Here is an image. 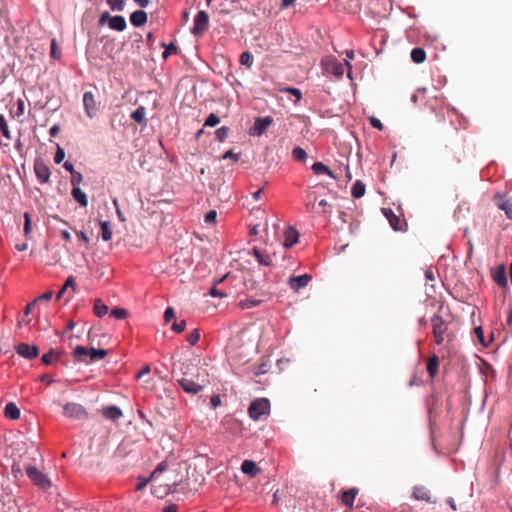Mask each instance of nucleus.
Listing matches in <instances>:
<instances>
[{
    "mask_svg": "<svg viewBox=\"0 0 512 512\" xmlns=\"http://www.w3.org/2000/svg\"><path fill=\"white\" fill-rule=\"evenodd\" d=\"M209 28V16L205 11H199L194 18V26L192 33L194 35H202Z\"/></svg>",
    "mask_w": 512,
    "mask_h": 512,
    "instance_id": "5",
    "label": "nucleus"
},
{
    "mask_svg": "<svg viewBox=\"0 0 512 512\" xmlns=\"http://www.w3.org/2000/svg\"><path fill=\"white\" fill-rule=\"evenodd\" d=\"M228 133H229V129L225 126L218 128L215 132L216 138L220 142H223L228 137Z\"/></svg>",
    "mask_w": 512,
    "mask_h": 512,
    "instance_id": "44",
    "label": "nucleus"
},
{
    "mask_svg": "<svg viewBox=\"0 0 512 512\" xmlns=\"http://www.w3.org/2000/svg\"><path fill=\"white\" fill-rule=\"evenodd\" d=\"M216 218H217V212L215 210H210L205 215V222L207 224H214L216 222Z\"/></svg>",
    "mask_w": 512,
    "mask_h": 512,
    "instance_id": "55",
    "label": "nucleus"
},
{
    "mask_svg": "<svg viewBox=\"0 0 512 512\" xmlns=\"http://www.w3.org/2000/svg\"><path fill=\"white\" fill-rule=\"evenodd\" d=\"M101 237L104 241H109L112 238V231L107 221L101 222Z\"/></svg>",
    "mask_w": 512,
    "mask_h": 512,
    "instance_id": "35",
    "label": "nucleus"
},
{
    "mask_svg": "<svg viewBox=\"0 0 512 512\" xmlns=\"http://www.w3.org/2000/svg\"><path fill=\"white\" fill-rule=\"evenodd\" d=\"M77 236L86 244H88L90 242V239L89 237L87 236V234L83 231H75Z\"/></svg>",
    "mask_w": 512,
    "mask_h": 512,
    "instance_id": "62",
    "label": "nucleus"
},
{
    "mask_svg": "<svg viewBox=\"0 0 512 512\" xmlns=\"http://www.w3.org/2000/svg\"><path fill=\"white\" fill-rule=\"evenodd\" d=\"M53 296V292L52 291H47L45 293H43L41 296H39L38 298H36L35 300L37 301H41V300H45V301H49Z\"/></svg>",
    "mask_w": 512,
    "mask_h": 512,
    "instance_id": "60",
    "label": "nucleus"
},
{
    "mask_svg": "<svg viewBox=\"0 0 512 512\" xmlns=\"http://www.w3.org/2000/svg\"><path fill=\"white\" fill-rule=\"evenodd\" d=\"M385 215H386L391 227L395 231H403V227H404V225H406V223L400 217L393 214V212L391 210H389V212L386 211Z\"/></svg>",
    "mask_w": 512,
    "mask_h": 512,
    "instance_id": "16",
    "label": "nucleus"
},
{
    "mask_svg": "<svg viewBox=\"0 0 512 512\" xmlns=\"http://www.w3.org/2000/svg\"><path fill=\"white\" fill-rule=\"evenodd\" d=\"M413 497L416 500L430 502V492L423 486H416L413 489Z\"/></svg>",
    "mask_w": 512,
    "mask_h": 512,
    "instance_id": "23",
    "label": "nucleus"
},
{
    "mask_svg": "<svg viewBox=\"0 0 512 512\" xmlns=\"http://www.w3.org/2000/svg\"><path fill=\"white\" fill-rule=\"evenodd\" d=\"M181 370L183 377L178 383L186 393L197 394L209 383L207 370L197 367L190 361L183 362Z\"/></svg>",
    "mask_w": 512,
    "mask_h": 512,
    "instance_id": "1",
    "label": "nucleus"
},
{
    "mask_svg": "<svg viewBox=\"0 0 512 512\" xmlns=\"http://www.w3.org/2000/svg\"><path fill=\"white\" fill-rule=\"evenodd\" d=\"M228 276L229 274H226L225 276L217 280V282H215V285L209 291V294L212 297H227L229 295L227 291H223L217 288V285L222 283L226 278H228Z\"/></svg>",
    "mask_w": 512,
    "mask_h": 512,
    "instance_id": "25",
    "label": "nucleus"
},
{
    "mask_svg": "<svg viewBox=\"0 0 512 512\" xmlns=\"http://www.w3.org/2000/svg\"><path fill=\"white\" fill-rule=\"evenodd\" d=\"M200 339V333L197 329H194L192 332H190L187 336V341L191 345H195Z\"/></svg>",
    "mask_w": 512,
    "mask_h": 512,
    "instance_id": "48",
    "label": "nucleus"
},
{
    "mask_svg": "<svg viewBox=\"0 0 512 512\" xmlns=\"http://www.w3.org/2000/svg\"><path fill=\"white\" fill-rule=\"evenodd\" d=\"M151 371L150 369V366L149 365H145L144 367H142V369L137 373L136 375V378L137 379H140L142 377H144L145 375L149 374Z\"/></svg>",
    "mask_w": 512,
    "mask_h": 512,
    "instance_id": "58",
    "label": "nucleus"
},
{
    "mask_svg": "<svg viewBox=\"0 0 512 512\" xmlns=\"http://www.w3.org/2000/svg\"><path fill=\"white\" fill-rule=\"evenodd\" d=\"M311 280L312 276L310 274H303L300 276L290 277L288 280V284L292 290L298 292L300 289L307 286Z\"/></svg>",
    "mask_w": 512,
    "mask_h": 512,
    "instance_id": "8",
    "label": "nucleus"
},
{
    "mask_svg": "<svg viewBox=\"0 0 512 512\" xmlns=\"http://www.w3.org/2000/svg\"><path fill=\"white\" fill-rule=\"evenodd\" d=\"M292 156L297 161H304L307 158V153L301 147H295L292 150Z\"/></svg>",
    "mask_w": 512,
    "mask_h": 512,
    "instance_id": "41",
    "label": "nucleus"
},
{
    "mask_svg": "<svg viewBox=\"0 0 512 512\" xmlns=\"http://www.w3.org/2000/svg\"><path fill=\"white\" fill-rule=\"evenodd\" d=\"M219 405H221V399H220V396L219 395H214L212 398H211V406L213 408H216L218 407Z\"/></svg>",
    "mask_w": 512,
    "mask_h": 512,
    "instance_id": "63",
    "label": "nucleus"
},
{
    "mask_svg": "<svg viewBox=\"0 0 512 512\" xmlns=\"http://www.w3.org/2000/svg\"><path fill=\"white\" fill-rule=\"evenodd\" d=\"M130 21L135 27L143 26L147 22V13L143 10H137L131 14Z\"/></svg>",
    "mask_w": 512,
    "mask_h": 512,
    "instance_id": "18",
    "label": "nucleus"
},
{
    "mask_svg": "<svg viewBox=\"0 0 512 512\" xmlns=\"http://www.w3.org/2000/svg\"><path fill=\"white\" fill-rule=\"evenodd\" d=\"M25 471L30 480L39 488L47 490L51 487V481L46 474L31 464L25 465Z\"/></svg>",
    "mask_w": 512,
    "mask_h": 512,
    "instance_id": "3",
    "label": "nucleus"
},
{
    "mask_svg": "<svg viewBox=\"0 0 512 512\" xmlns=\"http://www.w3.org/2000/svg\"><path fill=\"white\" fill-rule=\"evenodd\" d=\"M261 302L259 299H245L241 300L238 305L241 309H249L260 305Z\"/></svg>",
    "mask_w": 512,
    "mask_h": 512,
    "instance_id": "37",
    "label": "nucleus"
},
{
    "mask_svg": "<svg viewBox=\"0 0 512 512\" xmlns=\"http://www.w3.org/2000/svg\"><path fill=\"white\" fill-rule=\"evenodd\" d=\"M427 372L429 373V375L433 378L436 376V374L438 373V369H439V358L438 356L436 355H432L429 357L428 359V362H427Z\"/></svg>",
    "mask_w": 512,
    "mask_h": 512,
    "instance_id": "24",
    "label": "nucleus"
},
{
    "mask_svg": "<svg viewBox=\"0 0 512 512\" xmlns=\"http://www.w3.org/2000/svg\"><path fill=\"white\" fill-rule=\"evenodd\" d=\"M228 158H231V159H233L234 161H238V160H239V155L234 154V153L232 152V150H228V151L223 155V159H228Z\"/></svg>",
    "mask_w": 512,
    "mask_h": 512,
    "instance_id": "61",
    "label": "nucleus"
},
{
    "mask_svg": "<svg viewBox=\"0 0 512 512\" xmlns=\"http://www.w3.org/2000/svg\"><path fill=\"white\" fill-rule=\"evenodd\" d=\"M230 429L233 434L238 433L240 430V422L237 419L231 420Z\"/></svg>",
    "mask_w": 512,
    "mask_h": 512,
    "instance_id": "59",
    "label": "nucleus"
},
{
    "mask_svg": "<svg viewBox=\"0 0 512 512\" xmlns=\"http://www.w3.org/2000/svg\"><path fill=\"white\" fill-rule=\"evenodd\" d=\"M177 50H178L177 46H176L174 43H170V44L166 47V49H165V51L163 52L162 56H163V58H165V59H166L170 54H176V53H177Z\"/></svg>",
    "mask_w": 512,
    "mask_h": 512,
    "instance_id": "52",
    "label": "nucleus"
},
{
    "mask_svg": "<svg viewBox=\"0 0 512 512\" xmlns=\"http://www.w3.org/2000/svg\"><path fill=\"white\" fill-rule=\"evenodd\" d=\"M311 169L313 170L314 174H327L329 177L337 179V176L322 162H315Z\"/></svg>",
    "mask_w": 512,
    "mask_h": 512,
    "instance_id": "21",
    "label": "nucleus"
},
{
    "mask_svg": "<svg viewBox=\"0 0 512 512\" xmlns=\"http://www.w3.org/2000/svg\"><path fill=\"white\" fill-rule=\"evenodd\" d=\"M270 413V401L267 398L255 399L248 408L249 416H264Z\"/></svg>",
    "mask_w": 512,
    "mask_h": 512,
    "instance_id": "4",
    "label": "nucleus"
},
{
    "mask_svg": "<svg viewBox=\"0 0 512 512\" xmlns=\"http://www.w3.org/2000/svg\"><path fill=\"white\" fill-rule=\"evenodd\" d=\"M329 67L332 68L331 72L338 77L342 76L344 73V68H343L342 64H340V63H337V62L327 63L326 64L327 71H330Z\"/></svg>",
    "mask_w": 512,
    "mask_h": 512,
    "instance_id": "33",
    "label": "nucleus"
},
{
    "mask_svg": "<svg viewBox=\"0 0 512 512\" xmlns=\"http://www.w3.org/2000/svg\"><path fill=\"white\" fill-rule=\"evenodd\" d=\"M186 328V321L181 320L179 323L174 322L172 325V330L176 333H182Z\"/></svg>",
    "mask_w": 512,
    "mask_h": 512,
    "instance_id": "51",
    "label": "nucleus"
},
{
    "mask_svg": "<svg viewBox=\"0 0 512 512\" xmlns=\"http://www.w3.org/2000/svg\"><path fill=\"white\" fill-rule=\"evenodd\" d=\"M83 104L85 108V112L89 118H92L97 111V103L95 100V96L92 92L87 91L83 95Z\"/></svg>",
    "mask_w": 512,
    "mask_h": 512,
    "instance_id": "9",
    "label": "nucleus"
},
{
    "mask_svg": "<svg viewBox=\"0 0 512 512\" xmlns=\"http://www.w3.org/2000/svg\"><path fill=\"white\" fill-rule=\"evenodd\" d=\"M145 116H146V110L143 106L138 107L135 111L132 112L131 118L139 123L143 124L145 123Z\"/></svg>",
    "mask_w": 512,
    "mask_h": 512,
    "instance_id": "29",
    "label": "nucleus"
},
{
    "mask_svg": "<svg viewBox=\"0 0 512 512\" xmlns=\"http://www.w3.org/2000/svg\"><path fill=\"white\" fill-rule=\"evenodd\" d=\"M370 123H371V125H372L374 128H376V129H378V130H382V129H383V124H382V123H381V121H380L378 118H376V117H371V118H370Z\"/></svg>",
    "mask_w": 512,
    "mask_h": 512,
    "instance_id": "57",
    "label": "nucleus"
},
{
    "mask_svg": "<svg viewBox=\"0 0 512 512\" xmlns=\"http://www.w3.org/2000/svg\"><path fill=\"white\" fill-rule=\"evenodd\" d=\"M102 413L103 416H122L121 409L114 405L104 407Z\"/></svg>",
    "mask_w": 512,
    "mask_h": 512,
    "instance_id": "36",
    "label": "nucleus"
},
{
    "mask_svg": "<svg viewBox=\"0 0 512 512\" xmlns=\"http://www.w3.org/2000/svg\"><path fill=\"white\" fill-rule=\"evenodd\" d=\"M253 254L260 264L266 265V266L270 265V263H271L270 257L268 255L263 254L260 251V249H258L256 247L253 248Z\"/></svg>",
    "mask_w": 512,
    "mask_h": 512,
    "instance_id": "31",
    "label": "nucleus"
},
{
    "mask_svg": "<svg viewBox=\"0 0 512 512\" xmlns=\"http://www.w3.org/2000/svg\"><path fill=\"white\" fill-rule=\"evenodd\" d=\"M281 91L283 92H286V93H289V94H292L293 96L296 97L297 101H300L302 99V92L300 89L298 88H294V87H285L283 88Z\"/></svg>",
    "mask_w": 512,
    "mask_h": 512,
    "instance_id": "47",
    "label": "nucleus"
},
{
    "mask_svg": "<svg viewBox=\"0 0 512 512\" xmlns=\"http://www.w3.org/2000/svg\"><path fill=\"white\" fill-rule=\"evenodd\" d=\"M219 122H220L219 117H218L216 114L211 113V114L207 117V119H206V121H205V123H204V126H208V127H215L216 125H218V124H219Z\"/></svg>",
    "mask_w": 512,
    "mask_h": 512,
    "instance_id": "45",
    "label": "nucleus"
},
{
    "mask_svg": "<svg viewBox=\"0 0 512 512\" xmlns=\"http://www.w3.org/2000/svg\"><path fill=\"white\" fill-rule=\"evenodd\" d=\"M83 181V175L80 172L71 174L72 188H79L80 183Z\"/></svg>",
    "mask_w": 512,
    "mask_h": 512,
    "instance_id": "46",
    "label": "nucleus"
},
{
    "mask_svg": "<svg viewBox=\"0 0 512 512\" xmlns=\"http://www.w3.org/2000/svg\"><path fill=\"white\" fill-rule=\"evenodd\" d=\"M358 494L357 488H350L348 490H345L341 494V501L344 505H346L348 508H352L354 504V500Z\"/></svg>",
    "mask_w": 512,
    "mask_h": 512,
    "instance_id": "15",
    "label": "nucleus"
},
{
    "mask_svg": "<svg viewBox=\"0 0 512 512\" xmlns=\"http://www.w3.org/2000/svg\"><path fill=\"white\" fill-rule=\"evenodd\" d=\"M505 194L497 193L494 196V202L497 205V207L503 211H505L508 218H512V208L509 200H505L506 197Z\"/></svg>",
    "mask_w": 512,
    "mask_h": 512,
    "instance_id": "11",
    "label": "nucleus"
},
{
    "mask_svg": "<svg viewBox=\"0 0 512 512\" xmlns=\"http://www.w3.org/2000/svg\"><path fill=\"white\" fill-rule=\"evenodd\" d=\"M110 315L116 319H124L127 317L128 312L126 309L117 307V308L112 309Z\"/></svg>",
    "mask_w": 512,
    "mask_h": 512,
    "instance_id": "42",
    "label": "nucleus"
},
{
    "mask_svg": "<svg viewBox=\"0 0 512 512\" xmlns=\"http://www.w3.org/2000/svg\"><path fill=\"white\" fill-rule=\"evenodd\" d=\"M34 172L41 183H47L50 178V169L42 159H36L34 163Z\"/></svg>",
    "mask_w": 512,
    "mask_h": 512,
    "instance_id": "6",
    "label": "nucleus"
},
{
    "mask_svg": "<svg viewBox=\"0 0 512 512\" xmlns=\"http://www.w3.org/2000/svg\"><path fill=\"white\" fill-rule=\"evenodd\" d=\"M75 286H76V282H75V278L73 276H69L64 285L62 286V288L58 291L57 295H56V298L57 299H60L63 297L64 293L66 292V290L71 287L73 290L75 289Z\"/></svg>",
    "mask_w": 512,
    "mask_h": 512,
    "instance_id": "28",
    "label": "nucleus"
},
{
    "mask_svg": "<svg viewBox=\"0 0 512 512\" xmlns=\"http://www.w3.org/2000/svg\"><path fill=\"white\" fill-rule=\"evenodd\" d=\"M56 358H57V355L54 354V352L51 350L42 356V361L44 364L49 365V364L53 363Z\"/></svg>",
    "mask_w": 512,
    "mask_h": 512,
    "instance_id": "50",
    "label": "nucleus"
},
{
    "mask_svg": "<svg viewBox=\"0 0 512 512\" xmlns=\"http://www.w3.org/2000/svg\"><path fill=\"white\" fill-rule=\"evenodd\" d=\"M16 352L26 358V359H34L39 355V349L36 345H30L26 343H20L16 346Z\"/></svg>",
    "mask_w": 512,
    "mask_h": 512,
    "instance_id": "7",
    "label": "nucleus"
},
{
    "mask_svg": "<svg viewBox=\"0 0 512 512\" xmlns=\"http://www.w3.org/2000/svg\"><path fill=\"white\" fill-rule=\"evenodd\" d=\"M71 195L73 199L81 206V207H87L88 205V198L84 191H82L80 188H72Z\"/></svg>",
    "mask_w": 512,
    "mask_h": 512,
    "instance_id": "19",
    "label": "nucleus"
},
{
    "mask_svg": "<svg viewBox=\"0 0 512 512\" xmlns=\"http://www.w3.org/2000/svg\"><path fill=\"white\" fill-rule=\"evenodd\" d=\"M492 278L501 288L507 289L508 283L506 278L505 266L500 265L495 269H492Z\"/></svg>",
    "mask_w": 512,
    "mask_h": 512,
    "instance_id": "10",
    "label": "nucleus"
},
{
    "mask_svg": "<svg viewBox=\"0 0 512 512\" xmlns=\"http://www.w3.org/2000/svg\"><path fill=\"white\" fill-rule=\"evenodd\" d=\"M65 158V151L59 145L57 146V151L55 153L54 161L57 164H60Z\"/></svg>",
    "mask_w": 512,
    "mask_h": 512,
    "instance_id": "53",
    "label": "nucleus"
},
{
    "mask_svg": "<svg viewBox=\"0 0 512 512\" xmlns=\"http://www.w3.org/2000/svg\"><path fill=\"white\" fill-rule=\"evenodd\" d=\"M166 464L164 462L160 463L156 469L153 471V473L150 476V479H154L158 473H161L165 470Z\"/></svg>",
    "mask_w": 512,
    "mask_h": 512,
    "instance_id": "56",
    "label": "nucleus"
},
{
    "mask_svg": "<svg viewBox=\"0 0 512 512\" xmlns=\"http://www.w3.org/2000/svg\"><path fill=\"white\" fill-rule=\"evenodd\" d=\"M175 319V311L172 307L166 308L164 312V320L166 323H169L170 321Z\"/></svg>",
    "mask_w": 512,
    "mask_h": 512,
    "instance_id": "54",
    "label": "nucleus"
},
{
    "mask_svg": "<svg viewBox=\"0 0 512 512\" xmlns=\"http://www.w3.org/2000/svg\"><path fill=\"white\" fill-rule=\"evenodd\" d=\"M109 27L116 31H124L127 27L126 20L121 15L112 16L109 19Z\"/></svg>",
    "mask_w": 512,
    "mask_h": 512,
    "instance_id": "17",
    "label": "nucleus"
},
{
    "mask_svg": "<svg viewBox=\"0 0 512 512\" xmlns=\"http://www.w3.org/2000/svg\"><path fill=\"white\" fill-rule=\"evenodd\" d=\"M73 357L76 361L80 362H90L89 358V350L84 346H77L73 351Z\"/></svg>",
    "mask_w": 512,
    "mask_h": 512,
    "instance_id": "22",
    "label": "nucleus"
},
{
    "mask_svg": "<svg viewBox=\"0 0 512 512\" xmlns=\"http://www.w3.org/2000/svg\"><path fill=\"white\" fill-rule=\"evenodd\" d=\"M93 310L98 317H103L108 312V306L105 305L100 299H96L94 302Z\"/></svg>",
    "mask_w": 512,
    "mask_h": 512,
    "instance_id": "30",
    "label": "nucleus"
},
{
    "mask_svg": "<svg viewBox=\"0 0 512 512\" xmlns=\"http://www.w3.org/2000/svg\"><path fill=\"white\" fill-rule=\"evenodd\" d=\"M84 413V408L76 403L67 404L64 407V414L67 416H81Z\"/></svg>",
    "mask_w": 512,
    "mask_h": 512,
    "instance_id": "20",
    "label": "nucleus"
},
{
    "mask_svg": "<svg viewBox=\"0 0 512 512\" xmlns=\"http://www.w3.org/2000/svg\"><path fill=\"white\" fill-rule=\"evenodd\" d=\"M240 63L248 68L251 67L253 64V55L248 51L243 52L240 56Z\"/></svg>",
    "mask_w": 512,
    "mask_h": 512,
    "instance_id": "40",
    "label": "nucleus"
},
{
    "mask_svg": "<svg viewBox=\"0 0 512 512\" xmlns=\"http://www.w3.org/2000/svg\"><path fill=\"white\" fill-rule=\"evenodd\" d=\"M365 184L361 180H357L352 187L351 194L354 198L359 199L365 194Z\"/></svg>",
    "mask_w": 512,
    "mask_h": 512,
    "instance_id": "26",
    "label": "nucleus"
},
{
    "mask_svg": "<svg viewBox=\"0 0 512 512\" xmlns=\"http://www.w3.org/2000/svg\"><path fill=\"white\" fill-rule=\"evenodd\" d=\"M474 334L481 345H483V346L488 345V343L485 340L484 332H483V329L481 326L475 327Z\"/></svg>",
    "mask_w": 512,
    "mask_h": 512,
    "instance_id": "43",
    "label": "nucleus"
},
{
    "mask_svg": "<svg viewBox=\"0 0 512 512\" xmlns=\"http://www.w3.org/2000/svg\"><path fill=\"white\" fill-rule=\"evenodd\" d=\"M298 239V231L294 227L289 226L284 233V246L290 248L298 242Z\"/></svg>",
    "mask_w": 512,
    "mask_h": 512,
    "instance_id": "12",
    "label": "nucleus"
},
{
    "mask_svg": "<svg viewBox=\"0 0 512 512\" xmlns=\"http://www.w3.org/2000/svg\"><path fill=\"white\" fill-rule=\"evenodd\" d=\"M431 329L434 341L437 345L453 340V334L450 332V323L443 319L440 313H435L430 319Z\"/></svg>",
    "mask_w": 512,
    "mask_h": 512,
    "instance_id": "2",
    "label": "nucleus"
},
{
    "mask_svg": "<svg viewBox=\"0 0 512 512\" xmlns=\"http://www.w3.org/2000/svg\"><path fill=\"white\" fill-rule=\"evenodd\" d=\"M273 118L270 116H266L263 118H257L255 120L254 129L257 135H262L267 128L272 124Z\"/></svg>",
    "mask_w": 512,
    "mask_h": 512,
    "instance_id": "13",
    "label": "nucleus"
},
{
    "mask_svg": "<svg viewBox=\"0 0 512 512\" xmlns=\"http://www.w3.org/2000/svg\"><path fill=\"white\" fill-rule=\"evenodd\" d=\"M63 167L65 168L66 171L70 172L71 174L75 173V169H74V165L69 162V161H66L64 164H63Z\"/></svg>",
    "mask_w": 512,
    "mask_h": 512,
    "instance_id": "64",
    "label": "nucleus"
},
{
    "mask_svg": "<svg viewBox=\"0 0 512 512\" xmlns=\"http://www.w3.org/2000/svg\"><path fill=\"white\" fill-rule=\"evenodd\" d=\"M4 416H20V409L15 403L9 402L4 409Z\"/></svg>",
    "mask_w": 512,
    "mask_h": 512,
    "instance_id": "34",
    "label": "nucleus"
},
{
    "mask_svg": "<svg viewBox=\"0 0 512 512\" xmlns=\"http://www.w3.org/2000/svg\"><path fill=\"white\" fill-rule=\"evenodd\" d=\"M106 355H107V350L92 348L91 350H89V361L91 362V361L103 359Z\"/></svg>",
    "mask_w": 512,
    "mask_h": 512,
    "instance_id": "32",
    "label": "nucleus"
},
{
    "mask_svg": "<svg viewBox=\"0 0 512 512\" xmlns=\"http://www.w3.org/2000/svg\"><path fill=\"white\" fill-rule=\"evenodd\" d=\"M241 471L250 477H256L260 473V469L252 460H244L241 465Z\"/></svg>",
    "mask_w": 512,
    "mask_h": 512,
    "instance_id": "14",
    "label": "nucleus"
},
{
    "mask_svg": "<svg viewBox=\"0 0 512 512\" xmlns=\"http://www.w3.org/2000/svg\"><path fill=\"white\" fill-rule=\"evenodd\" d=\"M107 4L113 11H123L125 7L124 0H107Z\"/></svg>",
    "mask_w": 512,
    "mask_h": 512,
    "instance_id": "39",
    "label": "nucleus"
},
{
    "mask_svg": "<svg viewBox=\"0 0 512 512\" xmlns=\"http://www.w3.org/2000/svg\"><path fill=\"white\" fill-rule=\"evenodd\" d=\"M411 59L413 62L417 63V64H420V63H423L426 59V52L424 49L422 48H414L412 51H411Z\"/></svg>",
    "mask_w": 512,
    "mask_h": 512,
    "instance_id": "27",
    "label": "nucleus"
},
{
    "mask_svg": "<svg viewBox=\"0 0 512 512\" xmlns=\"http://www.w3.org/2000/svg\"><path fill=\"white\" fill-rule=\"evenodd\" d=\"M0 131L6 139L11 140V132L3 115H0Z\"/></svg>",
    "mask_w": 512,
    "mask_h": 512,
    "instance_id": "38",
    "label": "nucleus"
},
{
    "mask_svg": "<svg viewBox=\"0 0 512 512\" xmlns=\"http://www.w3.org/2000/svg\"><path fill=\"white\" fill-rule=\"evenodd\" d=\"M24 219H25V222H24V235L25 236H28L30 233H31V217H30V214L28 212H26L24 214Z\"/></svg>",
    "mask_w": 512,
    "mask_h": 512,
    "instance_id": "49",
    "label": "nucleus"
}]
</instances>
